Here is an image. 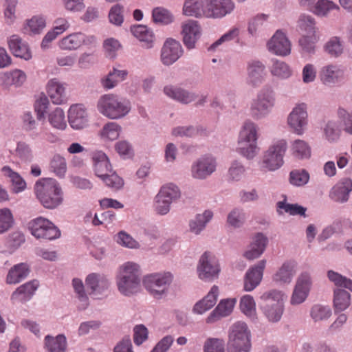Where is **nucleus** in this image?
<instances>
[{
    "label": "nucleus",
    "mask_w": 352,
    "mask_h": 352,
    "mask_svg": "<svg viewBox=\"0 0 352 352\" xmlns=\"http://www.w3.org/2000/svg\"><path fill=\"white\" fill-rule=\"evenodd\" d=\"M183 14L188 16L207 18L206 0H185Z\"/></svg>",
    "instance_id": "obj_30"
},
{
    "label": "nucleus",
    "mask_w": 352,
    "mask_h": 352,
    "mask_svg": "<svg viewBox=\"0 0 352 352\" xmlns=\"http://www.w3.org/2000/svg\"><path fill=\"white\" fill-rule=\"evenodd\" d=\"M26 80L25 72L20 69H14L0 73V82L6 87L14 85L21 86Z\"/></svg>",
    "instance_id": "obj_37"
},
{
    "label": "nucleus",
    "mask_w": 352,
    "mask_h": 352,
    "mask_svg": "<svg viewBox=\"0 0 352 352\" xmlns=\"http://www.w3.org/2000/svg\"><path fill=\"white\" fill-rule=\"evenodd\" d=\"M30 272V266L26 263L13 265L8 271L6 282L8 284H17L25 279Z\"/></svg>",
    "instance_id": "obj_34"
},
{
    "label": "nucleus",
    "mask_w": 352,
    "mask_h": 352,
    "mask_svg": "<svg viewBox=\"0 0 352 352\" xmlns=\"http://www.w3.org/2000/svg\"><path fill=\"white\" fill-rule=\"evenodd\" d=\"M250 332L245 322H237L230 329L228 352H249L251 348Z\"/></svg>",
    "instance_id": "obj_5"
},
{
    "label": "nucleus",
    "mask_w": 352,
    "mask_h": 352,
    "mask_svg": "<svg viewBox=\"0 0 352 352\" xmlns=\"http://www.w3.org/2000/svg\"><path fill=\"white\" fill-rule=\"evenodd\" d=\"M175 188L173 184L163 186L155 195L153 208L157 214L164 215L169 212L173 199L176 194Z\"/></svg>",
    "instance_id": "obj_12"
},
{
    "label": "nucleus",
    "mask_w": 352,
    "mask_h": 352,
    "mask_svg": "<svg viewBox=\"0 0 352 352\" xmlns=\"http://www.w3.org/2000/svg\"><path fill=\"white\" fill-rule=\"evenodd\" d=\"M1 171L5 176L10 178L13 186V191L15 193L21 192L25 189V181L18 173L14 171L10 166H3L1 169Z\"/></svg>",
    "instance_id": "obj_42"
},
{
    "label": "nucleus",
    "mask_w": 352,
    "mask_h": 352,
    "mask_svg": "<svg viewBox=\"0 0 352 352\" xmlns=\"http://www.w3.org/2000/svg\"><path fill=\"white\" fill-rule=\"evenodd\" d=\"M38 287V282L33 280L19 286L12 294V299L21 302L30 300Z\"/></svg>",
    "instance_id": "obj_35"
},
{
    "label": "nucleus",
    "mask_w": 352,
    "mask_h": 352,
    "mask_svg": "<svg viewBox=\"0 0 352 352\" xmlns=\"http://www.w3.org/2000/svg\"><path fill=\"white\" fill-rule=\"evenodd\" d=\"M96 41L94 36H87L82 32H75L63 37L58 42L59 47L63 50H76L82 45H93Z\"/></svg>",
    "instance_id": "obj_15"
},
{
    "label": "nucleus",
    "mask_w": 352,
    "mask_h": 352,
    "mask_svg": "<svg viewBox=\"0 0 352 352\" xmlns=\"http://www.w3.org/2000/svg\"><path fill=\"white\" fill-rule=\"evenodd\" d=\"M267 49L273 54L285 56L291 52V43L286 35L281 31L277 30L267 43Z\"/></svg>",
    "instance_id": "obj_18"
},
{
    "label": "nucleus",
    "mask_w": 352,
    "mask_h": 352,
    "mask_svg": "<svg viewBox=\"0 0 352 352\" xmlns=\"http://www.w3.org/2000/svg\"><path fill=\"white\" fill-rule=\"evenodd\" d=\"M320 78L324 85L336 84L344 79V71L336 65H327L321 68Z\"/></svg>",
    "instance_id": "obj_23"
},
{
    "label": "nucleus",
    "mask_w": 352,
    "mask_h": 352,
    "mask_svg": "<svg viewBox=\"0 0 352 352\" xmlns=\"http://www.w3.org/2000/svg\"><path fill=\"white\" fill-rule=\"evenodd\" d=\"M34 192L43 207L54 209L63 201V192L58 182L51 178L38 179L34 185Z\"/></svg>",
    "instance_id": "obj_1"
},
{
    "label": "nucleus",
    "mask_w": 352,
    "mask_h": 352,
    "mask_svg": "<svg viewBox=\"0 0 352 352\" xmlns=\"http://www.w3.org/2000/svg\"><path fill=\"white\" fill-rule=\"evenodd\" d=\"M152 18L155 23L168 24L173 21V16L168 10L157 7L152 11Z\"/></svg>",
    "instance_id": "obj_54"
},
{
    "label": "nucleus",
    "mask_w": 352,
    "mask_h": 352,
    "mask_svg": "<svg viewBox=\"0 0 352 352\" xmlns=\"http://www.w3.org/2000/svg\"><path fill=\"white\" fill-rule=\"evenodd\" d=\"M287 150V143L284 140L273 142L264 153L262 166L268 170L278 169L283 164V156Z\"/></svg>",
    "instance_id": "obj_9"
},
{
    "label": "nucleus",
    "mask_w": 352,
    "mask_h": 352,
    "mask_svg": "<svg viewBox=\"0 0 352 352\" xmlns=\"http://www.w3.org/2000/svg\"><path fill=\"white\" fill-rule=\"evenodd\" d=\"M98 111L111 120H119L127 116L131 104L127 98L112 94L101 96L97 102Z\"/></svg>",
    "instance_id": "obj_2"
},
{
    "label": "nucleus",
    "mask_w": 352,
    "mask_h": 352,
    "mask_svg": "<svg viewBox=\"0 0 352 352\" xmlns=\"http://www.w3.org/2000/svg\"><path fill=\"white\" fill-rule=\"evenodd\" d=\"M297 27L302 34L316 33L315 21L311 16L300 15L298 21Z\"/></svg>",
    "instance_id": "obj_51"
},
{
    "label": "nucleus",
    "mask_w": 352,
    "mask_h": 352,
    "mask_svg": "<svg viewBox=\"0 0 352 352\" xmlns=\"http://www.w3.org/2000/svg\"><path fill=\"white\" fill-rule=\"evenodd\" d=\"M132 34L142 42V46L151 49L154 46L155 34L153 30L144 25H135L131 27Z\"/></svg>",
    "instance_id": "obj_27"
},
{
    "label": "nucleus",
    "mask_w": 352,
    "mask_h": 352,
    "mask_svg": "<svg viewBox=\"0 0 352 352\" xmlns=\"http://www.w3.org/2000/svg\"><path fill=\"white\" fill-rule=\"evenodd\" d=\"M48 120L51 125L56 129L63 130L67 126L65 113L60 107H56L49 114Z\"/></svg>",
    "instance_id": "obj_50"
},
{
    "label": "nucleus",
    "mask_w": 352,
    "mask_h": 352,
    "mask_svg": "<svg viewBox=\"0 0 352 352\" xmlns=\"http://www.w3.org/2000/svg\"><path fill=\"white\" fill-rule=\"evenodd\" d=\"M173 279L170 272L153 273L144 277L143 285L155 298H162L167 293Z\"/></svg>",
    "instance_id": "obj_7"
},
{
    "label": "nucleus",
    "mask_w": 352,
    "mask_h": 352,
    "mask_svg": "<svg viewBox=\"0 0 352 352\" xmlns=\"http://www.w3.org/2000/svg\"><path fill=\"white\" fill-rule=\"evenodd\" d=\"M72 286L79 301L78 308L79 310H85L89 305V298L85 292L84 284L80 278H75L72 280Z\"/></svg>",
    "instance_id": "obj_44"
},
{
    "label": "nucleus",
    "mask_w": 352,
    "mask_h": 352,
    "mask_svg": "<svg viewBox=\"0 0 352 352\" xmlns=\"http://www.w3.org/2000/svg\"><path fill=\"white\" fill-rule=\"evenodd\" d=\"M16 155L22 162H30L33 159L32 151L29 144L19 142L16 144Z\"/></svg>",
    "instance_id": "obj_59"
},
{
    "label": "nucleus",
    "mask_w": 352,
    "mask_h": 352,
    "mask_svg": "<svg viewBox=\"0 0 352 352\" xmlns=\"http://www.w3.org/2000/svg\"><path fill=\"white\" fill-rule=\"evenodd\" d=\"M161 61L165 65H170L176 61V40L168 38L161 50Z\"/></svg>",
    "instance_id": "obj_41"
},
{
    "label": "nucleus",
    "mask_w": 352,
    "mask_h": 352,
    "mask_svg": "<svg viewBox=\"0 0 352 352\" xmlns=\"http://www.w3.org/2000/svg\"><path fill=\"white\" fill-rule=\"evenodd\" d=\"M309 179V173L305 170H294L290 173V183L296 186H301L306 184Z\"/></svg>",
    "instance_id": "obj_62"
},
{
    "label": "nucleus",
    "mask_w": 352,
    "mask_h": 352,
    "mask_svg": "<svg viewBox=\"0 0 352 352\" xmlns=\"http://www.w3.org/2000/svg\"><path fill=\"white\" fill-rule=\"evenodd\" d=\"M140 265L128 261L120 266L116 276L118 291L125 296L137 293L140 288Z\"/></svg>",
    "instance_id": "obj_3"
},
{
    "label": "nucleus",
    "mask_w": 352,
    "mask_h": 352,
    "mask_svg": "<svg viewBox=\"0 0 352 352\" xmlns=\"http://www.w3.org/2000/svg\"><path fill=\"white\" fill-rule=\"evenodd\" d=\"M293 154L298 158H308L310 157L311 151L308 144L303 140H297L292 144Z\"/></svg>",
    "instance_id": "obj_55"
},
{
    "label": "nucleus",
    "mask_w": 352,
    "mask_h": 352,
    "mask_svg": "<svg viewBox=\"0 0 352 352\" xmlns=\"http://www.w3.org/2000/svg\"><path fill=\"white\" fill-rule=\"evenodd\" d=\"M212 217L213 213L210 210H205L203 214H197L195 219L190 223V230L197 234H199Z\"/></svg>",
    "instance_id": "obj_48"
},
{
    "label": "nucleus",
    "mask_w": 352,
    "mask_h": 352,
    "mask_svg": "<svg viewBox=\"0 0 352 352\" xmlns=\"http://www.w3.org/2000/svg\"><path fill=\"white\" fill-rule=\"evenodd\" d=\"M265 65L258 60H252L248 63V82L253 86L260 85L265 77Z\"/></svg>",
    "instance_id": "obj_31"
},
{
    "label": "nucleus",
    "mask_w": 352,
    "mask_h": 352,
    "mask_svg": "<svg viewBox=\"0 0 352 352\" xmlns=\"http://www.w3.org/2000/svg\"><path fill=\"white\" fill-rule=\"evenodd\" d=\"M270 72L272 76L276 78L286 79L292 76V69L285 62L273 59L270 66Z\"/></svg>",
    "instance_id": "obj_43"
},
{
    "label": "nucleus",
    "mask_w": 352,
    "mask_h": 352,
    "mask_svg": "<svg viewBox=\"0 0 352 352\" xmlns=\"http://www.w3.org/2000/svg\"><path fill=\"white\" fill-rule=\"evenodd\" d=\"M216 160L212 156H203L198 159L191 167L194 178L203 179L210 175L216 170Z\"/></svg>",
    "instance_id": "obj_17"
},
{
    "label": "nucleus",
    "mask_w": 352,
    "mask_h": 352,
    "mask_svg": "<svg viewBox=\"0 0 352 352\" xmlns=\"http://www.w3.org/2000/svg\"><path fill=\"white\" fill-rule=\"evenodd\" d=\"M310 316L315 322L324 320L331 316V309L329 306L314 305L311 309Z\"/></svg>",
    "instance_id": "obj_52"
},
{
    "label": "nucleus",
    "mask_w": 352,
    "mask_h": 352,
    "mask_svg": "<svg viewBox=\"0 0 352 352\" xmlns=\"http://www.w3.org/2000/svg\"><path fill=\"white\" fill-rule=\"evenodd\" d=\"M266 261L261 260L256 265L250 267L244 276L243 288L246 292L254 290L261 282Z\"/></svg>",
    "instance_id": "obj_16"
},
{
    "label": "nucleus",
    "mask_w": 352,
    "mask_h": 352,
    "mask_svg": "<svg viewBox=\"0 0 352 352\" xmlns=\"http://www.w3.org/2000/svg\"><path fill=\"white\" fill-rule=\"evenodd\" d=\"M8 46L14 56L26 60L32 58V53L27 43L23 41L18 35L14 34L10 37Z\"/></svg>",
    "instance_id": "obj_28"
},
{
    "label": "nucleus",
    "mask_w": 352,
    "mask_h": 352,
    "mask_svg": "<svg viewBox=\"0 0 352 352\" xmlns=\"http://www.w3.org/2000/svg\"><path fill=\"white\" fill-rule=\"evenodd\" d=\"M183 42L188 49H192L201 36V27L198 21L188 20L182 25Z\"/></svg>",
    "instance_id": "obj_21"
},
{
    "label": "nucleus",
    "mask_w": 352,
    "mask_h": 352,
    "mask_svg": "<svg viewBox=\"0 0 352 352\" xmlns=\"http://www.w3.org/2000/svg\"><path fill=\"white\" fill-rule=\"evenodd\" d=\"M233 0H206V14L209 19H221L233 12Z\"/></svg>",
    "instance_id": "obj_14"
},
{
    "label": "nucleus",
    "mask_w": 352,
    "mask_h": 352,
    "mask_svg": "<svg viewBox=\"0 0 352 352\" xmlns=\"http://www.w3.org/2000/svg\"><path fill=\"white\" fill-rule=\"evenodd\" d=\"M275 104L274 91L270 89H263L251 104L250 113L254 119H261L267 116Z\"/></svg>",
    "instance_id": "obj_8"
},
{
    "label": "nucleus",
    "mask_w": 352,
    "mask_h": 352,
    "mask_svg": "<svg viewBox=\"0 0 352 352\" xmlns=\"http://www.w3.org/2000/svg\"><path fill=\"white\" fill-rule=\"evenodd\" d=\"M68 120L74 129L78 130L86 126L88 115L85 107L81 104L72 105L68 111Z\"/></svg>",
    "instance_id": "obj_22"
},
{
    "label": "nucleus",
    "mask_w": 352,
    "mask_h": 352,
    "mask_svg": "<svg viewBox=\"0 0 352 352\" xmlns=\"http://www.w3.org/2000/svg\"><path fill=\"white\" fill-rule=\"evenodd\" d=\"M318 39L319 36L316 33L302 34V37L299 39V44L304 51L311 52L314 50Z\"/></svg>",
    "instance_id": "obj_57"
},
{
    "label": "nucleus",
    "mask_w": 352,
    "mask_h": 352,
    "mask_svg": "<svg viewBox=\"0 0 352 352\" xmlns=\"http://www.w3.org/2000/svg\"><path fill=\"white\" fill-rule=\"evenodd\" d=\"M120 131L121 126L118 124L110 122L104 125L100 135L103 140L113 141L119 137Z\"/></svg>",
    "instance_id": "obj_47"
},
{
    "label": "nucleus",
    "mask_w": 352,
    "mask_h": 352,
    "mask_svg": "<svg viewBox=\"0 0 352 352\" xmlns=\"http://www.w3.org/2000/svg\"><path fill=\"white\" fill-rule=\"evenodd\" d=\"M50 168L58 177H64L67 171L65 157L60 154H55L50 161Z\"/></svg>",
    "instance_id": "obj_49"
},
{
    "label": "nucleus",
    "mask_w": 352,
    "mask_h": 352,
    "mask_svg": "<svg viewBox=\"0 0 352 352\" xmlns=\"http://www.w3.org/2000/svg\"><path fill=\"white\" fill-rule=\"evenodd\" d=\"M101 179L106 186L114 190H120L124 184L123 179L116 173H108Z\"/></svg>",
    "instance_id": "obj_56"
},
{
    "label": "nucleus",
    "mask_w": 352,
    "mask_h": 352,
    "mask_svg": "<svg viewBox=\"0 0 352 352\" xmlns=\"http://www.w3.org/2000/svg\"><path fill=\"white\" fill-rule=\"evenodd\" d=\"M339 10V7L333 2L328 0H318L316 3L314 12L320 16H324L331 10Z\"/></svg>",
    "instance_id": "obj_63"
},
{
    "label": "nucleus",
    "mask_w": 352,
    "mask_h": 352,
    "mask_svg": "<svg viewBox=\"0 0 352 352\" xmlns=\"http://www.w3.org/2000/svg\"><path fill=\"white\" fill-rule=\"evenodd\" d=\"M44 346L47 352H65L66 337L63 334H58L55 337L47 335L44 339Z\"/></svg>",
    "instance_id": "obj_40"
},
{
    "label": "nucleus",
    "mask_w": 352,
    "mask_h": 352,
    "mask_svg": "<svg viewBox=\"0 0 352 352\" xmlns=\"http://www.w3.org/2000/svg\"><path fill=\"white\" fill-rule=\"evenodd\" d=\"M85 285L91 294L98 296L108 290L110 281L104 274L91 273L85 278Z\"/></svg>",
    "instance_id": "obj_19"
},
{
    "label": "nucleus",
    "mask_w": 352,
    "mask_h": 352,
    "mask_svg": "<svg viewBox=\"0 0 352 352\" xmlns=\"http://www.w3.org/2000/svg\"><path fill=\"white\" fill-rule=\"evenodd\" d=\"M337 113L342 124L343 131L352 135V113H349L343 107H340L338 109Z\"/></svg>",
    "instance_id": "obj_60"
},
{
    "label": "nucleus",
    "mask_w": 352,
    "mask_h": 352,
    "mask_svg": "<svg viewBox=\"0 0 352 352\" xmlns=\"http://www.w3.org/2000/svg\"><path fill=\"white\" fill-rule=\"evenodd\" d=\"M296 265L293 261H286L274 274L273 280L278 283H289L296 273Z\"/></svg>",
    "instance_id": "obj_39"
},
{
    "label": "nucleus",
    "mask_w": 352,
    "mask_h": 352,
    "mask_svg": "<svg viewBox=\"0 0 352 352\" xmlns=\"http://www.w3.org/2000/svg\"><path fill=\"white\" fill-rule=\"evenodd\" d=\"M307 113L306 105L300 104L296 107L288 117V124L290 127L298 135L303 133L307 124Z\"/></svg>",
    "instance_id": "obj_20"
},
{
    "label": "nucleus",
    "mask_w": 352,
    "mask_h": 352,
    "mask_svg": "<svg viewBox=\"0 0 352 352\" xmlns=\"http://www.w3.org/2000/svg\"><path fill=\"white\" fill-rule=\"evenodd\" d=\"M218 294L219 288L214 285L207 296L195 305L193 311L197 314H202L211 309L217 302Z\"/></svg>",
    "instance_id": "obj_38"
},
{
    "label": "nucleus",
    "mask_w": 352,
    "mask_h": 352,
    "mask_svg": "<svg viewBox=\"0 0 352 352\" xmlns=\"http://www.w3.org/2000/svg\"><path fill=\"white\" fill-rule=\"evenodd\" d=\"M116 241L120 245L128 248L137 249L140 248L139 243L124 231H120L117 234Z\"/></svg>",
    "instance_id": "obj_61"
},
{
    "label": "nucleus",
    "mask_w": 352,
    "mask_h": 352,
    "mask_svg": "<svg viewBox=\"0 0 352 352\" xmlns=\"http://www.w3.org/2000/svg\"><path fill=\"white\" fill-rule=\"evenodd\" d=\"M220 267L217 258L210 252H205L201 256L197 265L198 276L205 281L217 278Z\"/></svg>",
    "instance_id": "obj_11"
},
{
    "label": "nucleus",
    "mask_w": 352,
    "mask_h": 352,
    "mask_svg": "<svg viewBox=\"0 0 352 352\" xmlns=\"http://www.w3.org/2000/svg\"><path fill=\"white\" fill-rule=\"evenodd\" d=\"M31 234L36 239L54 240L60 236V230L46 218L38 217L29 223Z\"/></svg>",
    "instance_id": "obj_10"
},
{
    "label": "nucleus",
    "mask_w": 352,
    "mask_h": 352,
    "mask_svg": "<svg viewBox=\"0 0 352 352\" xmlns=\"http://www.w3.org/2000/svg\"><path fill=\"white\" fill-rule=\"evenodd\" d=\"M351 304L350 294L343 289L334 290L333 306L336 311H342L349 307Z\"/></svg>",
    "instance_id": "obj_45"
},
{
    "label": "nucleus",
    "mask_w": 352,
    "mask_h": 352,
    "mask_svg": "<svg viewBox=\"0 0 352 352\" xmlns=\"http://www.w3.org/2000/svg\"><path fill=\"white\" fill-rule=\"evenodd\" d=\"M267 241L265 236L262 233H257L252 238L249 249L244 253V256L248 260L258 258L265 251Z\"/></svg>",
    "instance_id": "obj_26"
},
{
    "label": "nucleus",
    "mask_w": 352,
    "mask_h": 352,
    "mask_svg": "<svg viewBox=\"0 0 352 352\" xmlns=\"http://www.w3.org/2000/svg\"><path fill=\"white\" fill-rule=\"evenodd\" d=\"M284 294L278 290L272 289L264 292L261 296V309L270 322L280 320L284 311Z\"/></svg>",
    "instance_id": "obj_4"
},
{
    "label": "nucleus",
    "mask_w": 352,
    "mask_h": 352,
    "mask_svg": "<svg viewBox=\"0 0 352 352\" xmlns=\"http://www.w3.org/2000/svg\"><path fill=\"white\" fill-rule=\"evenodd\" d=\"M329 279L338 287H345L352 291V280L333 271L329 270L327 272Z\"/></svg>",
    "instance_id": "obj_58"
},
{
    "label": "nucleus",
    "mask_w": 352,
    "mask_h": 352,
    "mask_svg": "<svg viewBox=\"0 0 352 352\" xmlns=\"http://www.w3.org/2000/svg\"><path fill=\"white\" fill-rule=\"evenodd\" d=\"M69 23L65 18H58L54 22L53 28L47 32L41 42V47L47 49L49 44L58 35L65 32L69 28Z\"/></svg>",
    "instance_id": "obj_29"
},
{
    "label": "nucleus",
    "mask_w": 352,
    "mask_h": 352,
    "mask_svg": "<svg viewBox=\"0 0 352 352\" xmlns=\"http://www.w3.org/2000/svg\"><path fill=\"white\" fill-rule=\"evenodd\" d=\"M92 160L94 162V171L97 177L100 179L108 173H111L112 167L107 155L100 151L93 153Z\"/></svg>",
    "instance_id": "obj_32"
},
{
    "label": "nucleus",
    "mask_w": 352,
    "mask_h": 352,
    "mask_svg": "<svg viewBox=\"0 0 352 352\" xmlns=\"http://www.w3.org/2000/svg\"><path fill=\"white\" fill-rule=\"evenodd\" d=\"M312 285V280L310 273L302 272L297 278L296 283L291 297L290 302L292 305H299L303 302L307 298Z\"/></svg>",
    "instance_id": "obj_13"
},
{
    "label": "nucleus",
    "mask_w": 352,
    "mask_h": 352,
    "mask_svg": "<svg viewBox=\"0 0 352 352\" xmlns=\"http://www.w3.org/2000/svg\"><path fill=\"white\" fill-rule=\"evenodd\" d=\"M267 241L265 236L262 233H257L252 238L249 249L244 253V256L248 260L258 258L265 251Z\"/></svg>",
    "instance_id": "obj_25"
},
{
    "label": "nucleus",
    "mask_w": 352,
    "mask_h": 352,
    "mask_svg": "<svg viewBox=\"0 0 352 352\" xmlns=\"http://www.w3.org/2000/svg\"><path fill=\"white\" fill-rule=\"evenodd\" d=\"M324 50L331 57L337 58L343 53L344 45L341 38L338 36H332L324 45Z\"/></svg>",
    "instance_id": "obj_46"
},
{
    "label": "nucleus",
    "mask_w": 352,
    "mask_h": 352,
    "mask_svg": "<svg viewBox=\"0 0 352 352\" xmlns=\"http://www.w3.org/2000/svg\"><path fill=\"white\" fill-rule=\"evenodd\" d=\"M47 92L54 104H60L66 100L65 87L56 78L48 81Z\"/></svg>",
    "instance_id": "obj_33"
},
{
    "label": "nucleus",
    "mask_w": 352,
    "mask_h": 352,
    "mask_svg": "<svg viewBox=\"0 0 352 352\" xmlns=\"http://www.w3.org/2000/svg\"><path fill=\"white\" fill-rule=\"evenodd\" d=\"M257 139V126L252 122H246L239 134L240 153L248 159L253 158L258 152Z\"/></svg>",
    "instance_id": "obj_6"
},
{
    "label": "nucleus",
    "mask_w": 352,
    "mask_h": 352,
    "mask_svg": "<svg viewBox=\"0 0 352 352\" xmlns=\"http://www.w3.org/2000/svg\"><path fill=\"white\" fill-rule=\"evenodd\" d=\"M204 352H225L224 342L217 338H208L204 346Z\"/></svg>",
    "instance_id": "obj_64"
},
{
    "label": "nucleus",
    "mask_w": 352,
    "mask_h": 352,
    "mask_svg": "<svg viewBox=\"0 0 352 352\" xmlns=\"http://www.w3.org/2000/svg\"><path fill=\"white\" fill-rule=\"evenodd\" d=\"M236 302L235 298L222 300L214 310L208 316L206 322L208 323L214 322L221 317L230 315L234 309Z\"/></svg>",
    "instance_id": "obj_36"
},
{
    "label": "nucleus",
    "mask_w": 352,
    "mask_h": 352,
    "mask_svg": "<svg viewBox=\"0 0 352 352\" xmlns=\"http://www.w3.org/2000/svg\"><path fill=\"white\" fill-rule=\"evenodd\" d=\"M352 191V180L344 178L338 182L331 190L329 197L334 201L343 203L349 199Z\"/></svg>",
    "instance_id": "obj_24"
},
{
    "label": "nucleus",
    "mask_w": 352,
    "mask_h": 352,
    "mask_svg": "<svg viewBox=\"0 0 352 352\" xmlns=\"http://www.w3.org/2000/svg\"><path fill=\"white\" fill-rule=\"evenodd\" d=\"M240 309L247 316L254 318L256 316V303L250 295L243 296L240 300Z\"/></svg>",
    "instance_id": "obj_53"
}]
</instances>
